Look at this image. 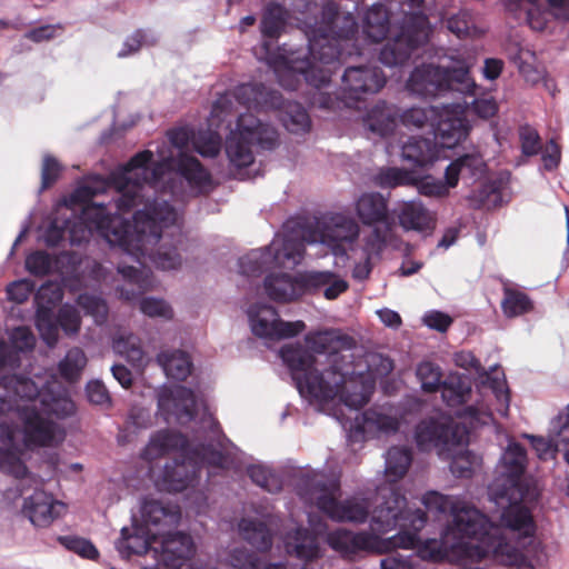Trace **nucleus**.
Segmentation results:
<instances>
[{
	"label": "nucleus",
	"mask_w": 569,
	"mask_h": 569,
	"mask_svg": "<svg viewBox=\"0 0 569 569\" xmlns=\"http://www.w3.org/2000/svg\"><path fill=\"white\" fill-rule=\"evenodd\" d=\"M289 20V12L284 6L278 2H270L263 10L260 31L263 38L277 39L286 29Z\"/></svg>",
	"instance_id": "nucleus-44"
},
{
	"label": "nucleus",
	"mask_w": 569,
	"mask_h": 569,
	"mask_svg": "<svg viewBox=\"0 0 569 569\" xmlns=\"http://www.w3.org/2000/svg\"><path fill=\"white\" fill-rule=\"evenodd\" d=\"M426 523L427 515L423 510L408 508L406 498L391 490L372 512V533L338 529L328 535L327 542L332 550L345 557L360 551L385 553L396 548L408 550L420 542L419 532Z\"/></svg>",
	"instance_id": "nucleus-4"
},
{
	"label": "nucleus",
	"mask_w": 569,
	"mask_h": 569,
	"mask_svg": "<svg viewBox=\"0 0 569 569\" xmlns=\"http://www.w3.org/2000/svg\"><path fill=\"white\" fill-rule=\"evenodd\" d=\"M315 234L318 242L329 247L336 257H343L347 244L358 239L359 226L353 218L336 212L326 218L322 229Z\"/></svg>",
	"instance_id": "nucleus-17"
},
{
	"label": "nucleus",
	"mask_w": 569,
	"mask_h": 569,
	"mask_svg": "<svg viewBox=\"0 0 569 569\" xmlns=\"http://www.w3.org/2000/svg\"><path fill=\"white\" fill-rule=\"evenodd\" d=\"M17 418L22 422L23 441L27 447H47L56 441L58 426L44 419L36 405H23L18 409Z\"/></svg>",
	"instance_id": "nucleus-20"
},
{
	"label": "nucleus",
	"mask_w": 569,
	"mask_h": 569,
	"mask_svg": "<svg viewBox=\"0 0 569 569\" xmlns=\"http://www.w3.org/2000/svg\"><path fill=\"white\" fill-rule=\"evenodd\" d=\"M525 438L530 441L539 459L553 457L561 445L569 443V413L559 412L551 419L547 438L533 435H525Z\"/></svg>",
	"instance_id": "nucleus-24"
},
{
	"label": "nucleus",
	"mask_w": 569,
	"mask_h": 569,
	"mask_svg": "<svg viewBox=\"0 0 569 569\" xmlns=\"http://www.w3.org/2000/svg\"><path fill=\"white\" fill-rule=\"evenodd\" d=\"M439 389L443 402L448 407H456L468 400L471 393V383L467 377L451 373L440 382Z\"/></svg>",
	"instance_id": "nucleus-45"
},
{
	"label": "nucleus",
	"mask_w": 569,
	"mask_h": 569,
	"mask_svg": "<svg viewBox=\"0 0 569 569\" xmlns=\"http://www.w3.org/2000/svg\"><path fill=\"white\" fill-rule=\"evenodd\" d=\"M341 94L339 99L346 107H355L362 94L376 93L386 84V77L377 67L349 66L341 77Z\"/></svg>",
	"instance_id": "nucleus-16"
},
{
	"label": "nucleus",
	"mask_w": 569,
	"mask_h": 569,
	"mask_svg": "<svg viewBox=\"0 0 569 569\" xmlns=\"http://www.w3.org/2000/svg\"><path fill=\"white\" fill-rule=\"evenodd\" d=\"M67 256L66 252L52 256L44 250H37L27 256L26 269L36 277H44L57 270L60 259Z\"/></svg>",
	"instance_id": "nucleus-50"
},
{
	"label": "nucleus",
	"mask_w": 569,
	"mask_h": 569,
	"mask_svg": "<svg viewBox=\"0 0 569 569\" xmlns=\"http://www.w3.org/2000/svg\"><path fill=\"white\" fill-rule=\"evenodd\" d=\"M77 305L84 312L91 316L98 325L103 323L108 317V306L104 299L91 293H80L77 298Z\"/></svg>",
	"instance_id": "nucleus-57"
},
{
	"label": "nucleus",
	"mask_w": 569,
	"mask_h": 569,
	"mask_svg": "<svg viewBox=\"0 0 569 569\" xmlns=\"http://www.w3.org/2000/svg\"><path fill=\"white\" fill-rule=\"evenodd\" d=\"M60 329L67 336H76L80 331L81 316L78 308L70 303L62 305L56 313Z\"/></svg>",
	"instance_id": "nucleus-61"
},
{
	"label": "nucleus",
	"mask_w": 569,
	"mask_h": 569,
	"mask_svg": "<svg viewBox=\"0 0 569 569\" xmlns=\"http://www.w3.org/2000/svg\"><path fill=\"white\" fill-rule=\"evenodd\" d=\"M158 413L166 422L186 425L196 419L199 403L194 391L182 385L163 387L157 395Z\"/></svg>",
	"instance_id": "nucleus-15"
},
{
	"label": "nucleus",
	"mask_w": 569,
	"mask_h": 569,
	"mask_svg": "<svg viewBox=\"0 0 569 569\" xmlns=\"http://www.w3.org/2000/svg\"><path fill=\"white\" fill-rule=\"evenodd\" d=\"M113 350L136 368H141L144 365V352L139 343V340L133 335L119 336L113 340Z\"/></svg>",
	"instance_id": "nucleus-55"
},
{
	"label": "nucleus",
	"mask_w": 569,
	"mask_h": 569,
	"mask_svg": "<svg viewBox=\"0 0 569 569\" xmlns=\"http://www.w3.org/2000/svg\"><path fill=\"white\" fill-rule=\"evenodd\" d=\"M390 12L382 3H373L362 17V33L371 42H380L390 31Z\"/></svg>",
	"instance_id": "nucleus-35"
},
{
	"label": "nucleus",
	"mask_w": 569,
	"mask_h": 569,
	"mask_svg": "<svg viewBox=\"0 0 569 569\" xmlns=\"http://www.w3.org/2000/svg\"><path fill=\"white\" fill-rule=\"evenodd\" d=\"M239 530L242 538L254 549L268 551L272 547V533L264 522L257 519H241Z\"/></svg>",
	"instance_id": "nucleus-46"
},
{
	"label": "nucleus",
	"mask_w": 569,
	"mask_h": 569,
	"mask_svg": "<svg viewBox=\"0 0 569 569\" xmlns=\"http://www.w3.org/2000/svg\"><path fill=\"white\" fill-rule=\"evenodd\" d=\"M393 212L405 230L427 232L433 228L432 216L420 200L399 202Z\"/></svg>",
	"instance_id": "nucleus-33"
},
{
	"label": "nucleus",
	"mask_w": 569,
	"mask_h": 569,
	"mask_svg": "<svg viewBox=\"0 0 569 569\" xmlns=\"http://www.w3.org/2000/svg\"><path fill=\"white\" fill-rule=\"evenodd\" d=\"M36 328L48 347H54L59 339V323L50 306H39L34 318Z\"/></svg>",
	"instance_id": "nucleus-47"
},
{
	"label": "nucleus",
	"mask_w": 569,
	"mask_h": 569,
	"mask_svg": "<svg viewBox=\"0 0 569 569\" xmlns=\"http://www.w3.org/2000/svg\"><path fill=\"white\" fill-rule=\"evenodd\" d=\"M358 420V418L356 419ZM401 422L393 403L372 407L361 413V421H357L356 430L362 433L380 432L392 435L399 430Z\"/></svg>",
	"instance_id": "nucleus-29"
},
{
	"label": "nucleus",
	"mask_w": 569,
	"mask_h": 569,
	"mask_svg": "<svg viewBox=\"0 0 569 569\" xmlns=\"http://www.w3.org/2000/svg\"><path fill=\"white\" fill-rule=\"evenodd\" d=\"M540 495V488L531 486L505 491L501 499L492 495H488V498L495 505L492 511L499 515V519L507 528L529 537L535 531L530 507L538 503Z\"/></svg>",
	"instance_id": "nucleus-11"
},
{
	"label": "nucleus",
	"mask_w": 569,
	"mask_h": 569,
	"mask_svg": "<svg viewBox=\"0 0 569 569\" xmlns=\"http://www.w3.org/2000/svg\"><path fill=\"white\" fill-rule=\"evenodd\" d=\"M247 315L251 331L254 336L266 339L293 338L301 333L306 325L301 320L283 321L277 309L267 303L251 305Z\"/></svg>",
	"instance_id": "nucleus-14"
},
{
	"label": "nucleus",
	"mask_w": 569,
	"mask_h": 569,
	"mask_svg": "<svg viewBox=\"0 0 569 569\" xmlns=\"http://www.w3.org/2000/svg\"><path fill=\"white\" fill-rule=\"evenodd\" d=\"M157 362L168 378L178 381L186 380L192 370V361L182 350H161L157 355Z\"/></svg>",
	"instance_id": "nucleus-40"
},
{
	"label": "nucleus",
	"mask_w": 569,
	"mask_h": 569,
	"mask_svg": "<svg viewBox=\"0 0 569 569\" xmlns=\"http://www.w3.org/2000/svg\"><path fill=\"white\" fill-rule=\"evenodd\" d=\"M140 512L142 527L158 537L174 529L181 519L180 508L177 505L164 503L153 498L142 500Z\"/></svg>",
	"instance_id": "nucleus-21"
},
{
	"label": "nucleus",
	"mask_w": 569,
	"mask_h": 569,
	"mask_svg": "<svg viewBox=\"0 0 569 569\" xmlns=\"http://www.w3.org/2000/svg\"><path fill=\"white\" fill-rule=\"evenodd\" d=\"M284 548L288 555L305 562L313 561L322 556L318 535L305 527H297L287 532Z\"/></svg>",
	"instance_id": "nucleus-30"
},
{
	"label": "nucleus",
	"mask_w": 569,
	"mask_h": 569,
	"mask_svg": "<svg viewBox=\"0 0 569 569\" xmlns=\"http://www.w3.org/2000/svg\"><path fill=\"white\" fill-rule=\"evenodd\" d=\"M194 150L204 158H214L221 149V138L217 132L211 130H200L193 137Z\"/></svg>",
	"instance_id": "nucleus-59"
},
{
	"label": "nucleus",
	"mask_w": 569,
	"mask_h": 569,
	"mask_svg": "<svg viewBox=\"0 0 569 569\" xmlns=\"http://www.w3.org/2000/svg\"><path fill=\"white\" fill-rule=\"evenodd\" d=\"M366 128L373 134L386 138L391 136L398 124V112L386 102L372 107L363 119Z\"/></svg>",
	"instance_id": "nucleus-37"
},
{
	"label": "nucleus",
	"mask_w": 569,
	"mask_h": 569,
	"mask_svg": "<svg viewBox=\"0 0 569 569\" xmlns=\"http://www.w3.org/2000/svg\"><path fill=\"white\" fill-rule=\"evenodd\" d=\"M194 446H191L189 439L181 432L172 430H160L153 433L147 446L141 452V457L144 460L153 461L160 457H163L170 452H179V457L191 455V450Z\"/></svg>",
	"instance_id": "nucleus-26"
},
{
	"label": "nucleus",
	"mask_w": 569,
	"mask_h": 569,
	"mask_svg": "<svg viewBox=\"0 0 569 569\" xmlns=\"http://www.w3.org/2000/svg\"><path fill=\"white\" fill-rule=\"evenodd\" d=\"M0 386L10 392L20 405H36L41 400L42 389L29 377L23 375H8L0 378Z\"/></svg>",
	"instance_id": "nucleus-39"
},
{
	"label": "nucleus",
	"mask_w": 569,
	"mask_h": 569,
	"mask_svg": "<svg viewBox=\"0 0 569 569\" xmlns=\"http://www.w3.org/2000/svg\"><path fill=\"white\" fill-rule=\"evenodd\" d=\"M86 363L87 358L84 352L79 348H72L59 363V369L63 377L71 378L81 371Z\"/></svg>",
	"instance_id": "nucleus-64"
},
{
	"label": "nucleus",
	"mask_w": 569,
	"mask_h": 569,
	"mask_svg": "<svg viewBox=\"0 0 569 569\" xmlns=\"http://www.w3.org/2000/svg\"><path fill=\"white\" fill-rule=\"evenodd\" d=\"M501 309L507 318H515L531 311L533 302L527 293L505 287Z\"/></svg>",
	"instance_id": "nucleus-51"
},
{
	"label": "nucleus",
	"mask_w": 569,
	"mask_h": 569,
	"mask_svg": "<svg viewBox=\"0 0 569 569\" xmlns=\"http://www.w3.org/2000/svg\"><path fill=\"white\" fill-rule=\"evenodd\" d=\"M403 16L397 32L379 52V61L389 68L406 64L413 52L423 47L432 32L429 18L425 11V0H403Z\"/></svg>",
	"instance_id": "nucleus-9"
},
{
	"label": "nucleus",
	"mask_w": 569,
	"mask_h": 569,
	"mask_svg": "<svg viewBox=\"0 0 569 569\" xmlns=\"http://www.w3.org/2000/svg\"><path fill=\"white\" fill-rule=\"evenodd\" d=\"M39 403L43 415L58 420H64L76 413V405L61 385L54 383L42 388Z\"/></svg>",
	"instance_id": "nucleus-31"
},
{
	"label": "nucleus",
	"mask_w": 569,
	"mask_h": 569,
	"mask_svg": "<svg viewBox=\"0 0 569 569\" xmlns=\"http://www.w3.org/2000/svg\"><path fill=\"white\" fill-rule=\"evenodd\" d=\"M527 469V451L519 442H509L496 467V477L488 486V495L500 499L505 491L538 486L533 479L525 478Z\"/></svg>",
	"instance_id": "nucleus-13"
},
{
	"label": "nucleus",
	"mask_w": 569,
	"mask_h": 569,
	"mask_svg": "<svg viewBox=\"0 0 569 569\" xmlns=\"http://www.w3.org/2000/svg\"><path fill=\"white\" fill-rule=\"evenodd\" d=\"M321 276H307L306 272L291 276L271 273L264 278L263 287L269 299L284 303L307 295V286H316Z\"/></svg>",
	"instance_id": "nucleus-19"
},
{
	"label": "nucleus",
	"mask_w": 569,
	"mask_h": 569,
	"mask_svg": "<svg viewBox=\"0 0 569 569\" xmlns=\"http://www.w3.org/2000/svg\"><path fill=\"white\" fill-rule=\"evenodd\" d=\"M201 423L208 427L206 441L197 443L191 455L174 458L163 466L159 477L162 489L181 492L197 483L203 463L223 468L237 457L238 447L226 437L219 422L207 409L203 410Z\"/></svg>",
	"instance_id": "nucleus-6"
},
{
	"label": "nucleus",
	"mask_w": 569,
	"mask_h": 569,
	"mask_svg": "<svg viewBox=\"0 0 569 569\" xmlns=\"http://www.w3.org/2000/svg\"><path fill=\"white\" fill-rule=\"evenodd\" d=\"M277 264L270 246L254 249L238 260L239 272L244 277H260L270 267Z\"/></svg>",
	"instance_id": "nucleus-42"
},
{
	"label": "nucleus",
	"mask_w": 569,
	"mask_h": 569,
	"mask_svg": "<svg viewBox=\"0 0 569 569\" xmlns=\"http://www.w3.org/2000/svg\"><path fill=\"white\" fill-rule=\"evenodd\" d=\"M251 481L270 493H278L282 490L281 477L271 468L263 465H251L247 468Z\"/></svg>",
	"instance_id": "nucleus-54"
},
{
	"label": "nucleus",
	"mask_w": 569,
	"mask_h": 569,
	"mask_svg": "<svg viewBox=\"0 0 569 569\" xmlns=\"http://www.w3.org/2000/svg\"><path fill=\"white\" fill-rule=\"evenodd\" d=\"M449 31L458 38H467L476 33V22L470 10L460 9L457 13L451 14L446 22Z\"/></svg>",
	"instance_id": "nucleus-58"
},
{
	"label": "nucleus",
	"mask_w": 569,
	"mask_h": 569,
	"mask_svg": "<svg viewBox=\"0 0 569 569\" xmlns=\"http://www.w3.org/2000/svg\"><path fill=\"white\" fill-rule=\"evenodd\" d=\"M486 163L478 152L465 153L451 161L445 172L450 186H457L459 177L478 179L482 176Z\"/></svg>",
	"instance_id": "nucleus-38"
},
{
	"label": "nucleus",
	"mask_w": 569,
	"mask_h": 569,
	"mask_svg": "<svg viewBox=\"0 0 569 569\" xmlns=\"http://www.w3.org/2000/svg\"><path fill=\"white\" fill-rule=\"evenodd\" d=\"M315 274L321 277L319 281H317L316 286H307V295L315 293L323 288L325 297L329 300H333L337 299L341 293H343L349 288V284L346 280L339 278L336 273L331 271H307V276Z\"/></svg>",
	"instance_id": "nucleus-48"
},
{
	"label": "nucleus",
	"mask_w": 569,
	"mask_h": 569,
	"mask_svg": "<svg viewBox=\"0 0 569 569\" xmlns=\"http://www.w3.org/2000/svg\"><path fill=\"white\" fill-rule=\"evenodd\" d=\"M422 505L435 515L450 513L451 525L441 532L440 539L427 540L425 549L433 559L450 555L472 561H480L496 551L490 519L473 506L438 491H428L422 497Z\"/></svg>",
	"instance_id": "nucleus-5"
},
{
	"label": "nucleus",
	"mask_w": 569,
	"mask_h": 569,
	"mask_svg": "<svg viewBox=\"0 0 569 569\" xmlns=\"http://www.w3.org/2000/svg\"><path fill=\"white\" fill-rule=\"evenodd\" d=\"M59 541L70 551L81 556L82 558L94 560L99 552L94 545L84 538L76 536L59 537Z\"/></svg>",
	"instance_id": "nucleus-63"
},
{
	"label": "nucleus",
	"mask_w": 569,
	"mask_h": 569,
	"mask_svg": "<svg viewBox=\"0 0 569 569\" xmlns=\"http://www.w3.org/2000/svg\"><path fill=\"white\" fill-rule=\"evenodd\" d=\"M0 470L19 480L17 490L20 495H23L27 488L31 487V482H38V478L29 472L22 461L18 448L0 447Z\"/></svg>",
	"instance_id": "nucleus-36"
},
{
	"label": "nucleus",
	"mask_w": 569,
	"mask_h": 569,
	"mask_svg": "<svg viewBox=\"0 0 569 569\" xmlns=\"http://www.w3.org/2000/svg\"><path fill=\"white\" fill-rule=\"evenodd\" d=\"M300 231H288L284 233L281 243L272 241L270 247L277 264L290 263L292 267L298 266L305 256L306 243L318 242L316 234H306L300 226Z\"/></svg>",
	"instance_id": "nucleus-28"
},
{
	"label": "nucleus",
	"mask_w": 569,
	"mask_h": 569,
	"mask_svg": "<svg viewBox=\"0 0 569 569\" xmlns=\"http://www.w3.org/2000/svg\"><path fill=\"white\" fill-rule=\"evenodd\" d=\"M281 113L283 127L292 133H305L310 129V118L307 110L297 102L283 103Z\"/></svg>",
	"instance_id": "nucleus-52"
},
{
	"label": "nucleus",
	"mask_w": 569,
	"mask_h": 569,
	"mask_svg": "<svg viewBox=\"0 0 569 569\" xmlns=\"http://www.w3.org/2000/svg\"><path fill=\"white\" fill-rule=\"evenodd\" d=\"M306 342L309 349L290 343L279 350L300 396L319 403L339 396L355 410L366 406L375 386L365 372L355 369V338L341 329H326L308 333Z\"/></svg>",
	"instance_id": "nucleus-2"
},
{
	"label": "nucleus",
	"mask_w": 569,
	"mask_h": 569,
	"mask_svg": "<svg viewBox=\"0 0 569 569\" xmlns=\"http://www.w3.org/2000/svg\"><path fill=\"white\" fill-rule=\"evenodd\" d=\"M407 88L422 98L458 93L465 99L475 97L478 86L470 76V64L466 60H455L450 67L433 63L417 66L409 76Z\"/></svg>",
	"instance_id": "nucleus-8"
},
{
	"label": "nucleus",
	"mask_w": 569,
	"mask_h": 569,
	"mask_svg": "<svg viewBox=\"0 0 569 569\" xmlns=\"http://www.w3.org/2000/svg\"><path fill=\"white\" fill-rule=\"evenodd\" d=\"M438 117V108L433 106L411 107L398 114V120L409 130L430 127Z\"/></svg>",
	"instance_id": "nucleus-49"
},
{
	"label": "nucleus",
	"mask_w": 569,
	"mask_h": 569,
	"mask_svg": "<svg viewBox=\"0 0 569 569\" xmlns=\"http://www.w3.org/2000/svg\"><path fill=\"white\" fill-rule=\"evenodd\" d=\"M375 186L381 189H392L399 186H408L413 182L411 174L405 169L386 167L381 168L372 178Z\"/></svg>",
	"instance_id": "nucleus-56"
},
{
	"label": "nucleus",
	"mask_w": 569,
	"mask_h": 569,
	"mask_svg": "<svg viewBox=\"0 0 569 569\" xmlns=\"http://www.w3.org/2000/svg\"><path fill=\"white\" fill-rule=\"evenodd\" d=\"M413 438L420 451L436 449L439 457H449L467 443L468 431L451 419L430 417L416 425Z\"/></svg>",
	"instance_id": "nucleus-12"
},
{
	"label": "nucleus",
	"mask_w": 569,
	"mask_h": 569,
	"mask_svg": "<svg viewBox=\"0 0 569 569\" xmlns=\"http://www.w3.org/2000/svg\"><path fill=\"white\" fill-rule=\"evenodd\" d=\"M279 142L277 130L269 123L261 121L252 113H241L236 128L226 139V153L230 163L242 169L254 161L253 148L273 150Z\"/></svg>",
	"instance_id": "nucleus-10"
},
{
	"label": "nucleus",
	"mask_w": 569,
	"mask_h": 569,
	"mask_svg": "<svg viewBox=\"0 0 569 569\" xmlns=\"http://www.w3.org/2000/svg\"><path fill=\"white\" fill-rule=\"evenodd\" d=\"M167 168L164 161L153 163L150 150L136 153L111 172L109 182L117 197L107 203L91 201L106 191V180L94 179L79 186L71 198L83 203L81 212L73 219L66 218L70 244L81 246L97 232L110 247H118L136 259L149 256L159 269H178L186 236L177 210L153 192Z\"/></svg>",
	"instance_id": "nucleus-1"
},
{
	"label": "nucleus",
	"mask_w": 569,
	"mask_h": 569,
	"mask_svg": "<svg viewBox=\"0 0 569 569\" xmlns=\"http://www.w3.org/2000/svg\"><path fill=\"white\" fill-rule=\"evenodd\" d=\"M160 561L169 569H181L193 553L191 537L181 531H168L160 536Z\"/></svg>",
	"instance_id": "nucleus-27"
},
{
	"label": "nucleus",
	"mask_w": 569,
	"mask_h": 569,
	"mask_svg": "<svg viewBox=\"0 0 569 569\" xmlns=\"http://www.w3.org/2000/svg\"><path fill=\"white\" fill-rule=\"evenodd\" d=\"M357 217L365 226H383L388 229V201L379 192H365L355 203Z\"/></svg>",
	"instance_id": "nucleus-32"
},
{
	"label": "nucleus",
	"mask_w": 569,
	"mask_h": 569,
	"mask_svg": "<svg viewBox=\"0 0 569 569\" xmlns=\"http://www.w3.org/2000/svg\"><path fill=\"white\" fill-rule=\"evenodd\" d=\"M357 32L358 22L352 13H341L332 2L325 4L320 20L306 30L308 48L290 50L281 56V66L292 78L290 83L280 78L282 87L295 90L296 82L301 79L316 89L327 87L337 66L365 54L356 38Z\"/></svg>",
	"instance_id": "nucleus-3"
},
{
	"label": "nucleus",
	"mask_w": 569,
	"mask_h": 569,
	"mask_svg": "<svg viewBox=\"0 0 569 569\" xmlns=\"http://www.w3.org/2000/svg\"><path fill=\"white\" fill-rule=\"evenodd\" d=\"M158 538V536L141 526H133L132 530L123 527L120 531V551L127 557L131 555H143L148 552L151 543L157 541Z\"/></svg>",
	"instance_id": "nucleus-41"
},
{
	"label": "nucleus",
	"mask_w": 569,
	"mask_h": 569,
	"mask_svg": "<svg viewBox=\"0 0 569 569\" xmlns=\"http://www.w3.org/2000/svg\"><path fill=\"white\" fill-rule=\"evenodd\" d=\"M439 157V148L432 138L410 137L401 147V158L412 168H425Z\"/></svg>",
	"instance_id": "nucleus-34"
},
{
	"label": "nucleus",
	"mask_w": 569,
	"mask_h": 569,
	"mask_svg": "<svg viewBox=\"0 0 569 569\" xmlns=\"http://www.w3.org/2000/svg\"><path fill=\"white\" fill-rule=\"evenodd\" d=\"M521 152L526 157H533L541 152L542 142L537 129L526 123L518 129Z\"/></svg>",
	"instance_id": "nucleus-62"
},
{
	"label": "nucleus",
	"mask_w": 569,
	"mask_h": 569,
	"mask_svg": "<svg viewBox=\"0 0 569 569\" xmlns=\"http://www.w3.org/2000/svg\"><path fill=\"white\" fill-rule=\"evenodd\" d=\"M455 363L463 369L473 370L482 383H488L496 400L498 401L497 411L506 417L509 411L510 396L509 388L503 372H497V365L491 366L489 371L485 369L480 360L470 351H460L455 353Z\"/></svg>",
	"instance_id": "nucleus-18"
},
{
	"label": "nucleus",
	"mask_w": 569,
	"mask_h": 569,
	"mask_svg": "<svg viewBox=\"0 0 569 569\" xmlns=\"http://www.w3.org/2000/svg\"><path fill=\"white\" fill-rule=\"evenodd\" d=\"M178 173L197 193L202 192L211 183L210 173L194 157H181L178 162Z\"/></svg>",
	"instance_id": "nucleus-43"
},
{
	"label": "nucleus",
	"mask_w": 569,
	"mask_h": 569,
	"mask_svg": "<svg viewBox=\"0 0 569 569\" xmlns=\"http://www.w3.org/2000/svg\"><path fill=\"white\" fill-rule=\"evenodd\" d=\"M416 375L426 392H435L441 382L440 368L431 361H422L417 366Z\"/></svg>",
	"instance_id": "nucleus-60"
},
{
	"label": "nucleus",
	"mask_w": 569,
	"mask_h": 569,
	"mask_svg": "<svg viewBox=\"0 0 569 569\" xmlns=\"http://www.w3.org/2000/svg\"><path fill=\"white\" fill-rule=\"evenodd\" d=\"M412 456L410 449L406 447H391L386 453L385 472L398 480L403 477L410 465Z\"/></svg>",
	"instance_id": "nucleus-53"
},
{
	"label": "nucleus",
	"mask_w": 569,
	"mask_h": 569,
	"mask_svg": "<svg viewBox=\"0 0 569 569\" xmlns=\"http://www.w3.org/2000/svg\"><path fill=\"white\" fill-rule=\"evenodd\" d=\"M38 485L39 480L34 483L33 493L24 499L22 511L34 527L46 528L61 516L66 506L51 493L39 489Z\"/></svg>",
	"instance_id": "nucleus-22"
},
{
	"label": "nucleus",
	"mask_w": 569,
	"mask_h": 569,
	"mask_svg": "<svg viewBox=\"0 0 569 569\" xmlns=\"http://www.w3.org/2000/svg\"><path fill=\"white\" fill-rule=\"evenodd\" d=\"M468 121L458 114H450L447 110L438 111V117L431 130L432 140L439 149H452L469 133Z\"/></svg>",
	"instance_id": "nucleus-25"
},
{
	"label": "nucleus",
	"mask_w": 569,
	"mask_h": 569,
	"mask_svg": "<svg viewBox=\"0 0 569 569\" xmlns=\"http://www.w3.org/2000/svg\"><path fill=\"white\" fill-rule=\"evenodd\" d=\"M293 491L309 507H316L333 521L363 523L369 516L366 499L351 497L343 501L336 499L339 486L329 481L325 473L316 470H299L293 473Z\"/></svg>",
	"instance_id": "nucleus-7"
},
{
	"label": "nucleus",
	"mask_w": 569,
	"mask_h": 569,
	"mask_svg": "<svg viewBox=\"0 0 569 569\" xmlns=\"http://www.w3.org/2000/svg\"><path fill=\"white\" fill-rule=\"evenodd\" d=\"M236 100L257 111L278 110L283 107L282 94L274 89L268 88L261 82L241 83L234 89Z\"/></svg>",
	"instance_id": "nucleus-23"
}]
</instances>
